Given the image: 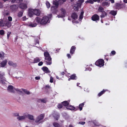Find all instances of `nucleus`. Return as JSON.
I'll use <instances>...</instances> for the list:
<instances>
[{"label":"nucleus","instance_id":"f704fd0d","mask_svg":"<svg viewBox=\"0 0 127 127\" xmlns=\"http://www.w3.org/2000/svg\"><path fill=\"white\" fill-rule=\"evenodd\" d=\"M22 90L27 95H29L30 94L29 91H27L26 89H22Z\"/></svg>","mask_w":127,"mask_h":127},{"label":"nucleus","instance_id":"a878e982","mask_svg":"<svg viewBox=\"0 0 127 127\" xmlns=\"http://www.w3.org/2000/svg\"><path fill=\"white\" fill-rule=\"evenodd\" d=\"M26 118V116H18L17 117V119L19 121H21L24 120Z\"/></svg>","mask_w":127,"mask_h":127},{"label":"nucleus","instance_id":"2eb2a0df","mask_svg":"<svg viewBox=\"0 0 127 127\" xmlns=\"http://www.w3.org/2000/svg\"><path fill=\"white\" fill-rule=\"evenodd\" d=\"M7 62V60L6 59H5L4 60L2 61V62L0 63L1 67H4L6 65Z\"/></svg>","mask_w":127,"mask_h":127},{"label":"nucleus","instance_id":"dca6fc26","mask_svg":"<svg viewBox=\"0 0 127 127\" xmlns=\"http://www.w3.org/2000/svg\"><path fill=\"white\" fill-rule=\"evenodd\" d=\"M77 77L75 74H74L71 75L70 78L68 79V80L69 81L70 80H76L77 79Z\"/></svg>","mask_w":127,"mask_h":127},{"label":"nucleus","instance_id":"a18cd8bd","mask_svg":"<svg viewBox=\"0 0 127 127\" xmlns=\"http://www.w3.org/2000/svg\"><path fill=\"white\" fill-rule=\"evenodd\" d=\"M8 20L9 22L11 21L12 20V18L11 16H9L8 17Z\"/></svg>","mask_w":127,"mask_h":127},{"label":"nucleus","instance_id":"79ce46f5","mask_svg":"<svg viewBox=\"0 0 127 127\" xmlns=\"http://www.w3.org/2000/svg\"><path fill=\"white\" fill-rule=\"evenodd\" d=\"M63 104H59L57 106V107L59 109L62 108L63 107Z\"/></svg>","mask_w":127,"mask_h":127},{"label":"nucleus","instance_id":"9b49d317","mask_svg":"<svg viewBox=\"0 0 127 127\" xmlns=\"http://www.w3.org/2000/svg\"><path fill=\"white\" fill-rule=\"evenodd\" d=\"M41 69L45 73H50V71L48 68L46 66H43L42 68Z\"/></svg>","mask_w":127,"mask_h":127},{"label":"nucleus","instance_id":"a19ab883","mask_svg":"<svg viewBox=\"0 0 127 127\" xmlns=\"http://www.w3.org/2000/svg\"><path fill=\"white\" fill-rule=\"evenodd\" d=\"M116 52L114 50L112 51L110 54V56H113L116 54Z\"/></svg>","mask_w":127,"mask_h":127},{"label":"nucleus","instance_id":"4be33fe9","mask_svg":"<svg viewBox=\"0 0 127 127\" xmlns=\"http://www.w3.org/2000/svg\"><path fill=\"white\" fill-rule=\"evenodd\" d=\"M117 13V11L112 10L109 13L113 16H115L116 15Z\"/></svg>","mask_w":127,"mask_h":127},{"label":"nucleus","instance_id":"1a4fd4ad","mask_svg":"<svg viewBox=\"0 0 127 127\" xmlns=\"http://www.w3.org/2000/svg\"><path fill=\"white\" fill-rule=\"evenodd\" d=\"M19 7L22 9H25L27 8V5L26 3H21L19 5Z\"/></svg>","mask_w":127,"mask_h":127},{"label":"nucleus","instance_id":"864d4df0","mask_svg":"<svg viewBox=\"0 0 127 127\" xmlns=\"http://www.w3.org/2000/svg\"><path fill=\"white\" fill-rule=\"evenodd\" d=\"M78 1L81 4L84 1V0H79Z\"/></svg>","mask_w":127,"mask_h":127},{"label":"nucleus","instance_id":"e433bc0d","mask_svg":"<svg viewBox=\"0 0 127 127\" xmlns=\"http://www.w3.org/2000/svg\"><path fill=\"white\" fill-rule=\"evenodd\" d=\"M84 11H82L80 15L79 16V19H82L83 17Z\"/></svg>","mask_w":127,"mask_h":127},{"label":"nucleus","instance_id":"cd10ccee","mask_svg":"<svg viewBox=\"0 0 127 127\" xmlns=\"http://www.w3.org/2000/svg\"><path fill=\"white\" fill-rule=\"evenodd\" d=\"M11 22L8 21H7L6 23H5V26L9 28L11 26Z\"/></svg>","mask_w":127,"mask_h":127},{"label":"nucleus","instance_id":"5701e85b","mask_svg":"<svg viewBox=\"0 0 127 127\" xmlns=\"http://www.w3.org/2000/svg\"><path fill=\"white\" fill-rule=\"evenodd\" d=\"M37 25V24L35 23H31L28 24V25L29 27H36Z\"/></svg>","mask_w":127,"mask_h":127},{"label":"nucleus","instance_id":"3c124183","mask_svg":"<svg viewBox=\"0 0 127 127\" xmlns=\"http://www.w3.org/2000/svg\"><path fill=\"white\" fill-rule=\"evenodd\" d=\"M11 33V32H8L7 33V38L8 39L9 36L10 34Z\"/></svg>","mask_w":127,"mask_h":127},{"label":"nucleus","instance_id":"09e8293b","mask_svg":"<svg viewBox=\"0 0 127 127\" xmlns=\"http://www.w3.org/2000/svg\"><path fill=\"white\" fill-rule=\"evenodd\" d=\"M43 63L42 62H40L38 63V65L39 66H41L42 65Z\"/></svg>","mask_w":127,"mask_h":127},{"label":"nucleus","instance_id":"2f4dec72","mask_svg":"<svg viewBox=\"0 0 127 127\" xmlns=\"http://www.w3.org/2000/svg\"><path fill=\"white\" fill-rule=\"evenodd\" d=\"M104 8L101 6H99L98 7V11L99 12H102L104 11Z\"/></svg>","mask_w":127,"mask_h":127},{"label":"nucleus","instance_id":"6e6d98bb","mask_svg":"<svg viewBox=\"0 0 127 127\" xmlns=\"http://www.w3.org/2000/svg\"><path fill=\"white\" fill-rule=\"evenodd\" d=\"M93 123L94 125L96 126H99V124L98 123H95V122H93Z\"/></svg>","mask_w":127,"mask_h":127},{"label":"nucleus","instance_id":"c03bdc74","mask_svg":"<svg viewBox=\"0 0 127 127\" xmlns=\"http://www.w3.org/2000/svg\"><path fill=\"white\" fill-rule=\"evenodd\" d=\"M55 6H52L51 7V10H52L53 9H55V13H56V12L57 11L56 9H55Z\"/></svg>","mask_w":127,"mask_h":127},{"label":"nucleus","instance_id":"603ef678","mask_svg":"<svg viewBox=\"0 0 127 127\" xmlns=\"http://www.w3.org/2000/svg\"><path fill=\"white\" fill-rule=\"evenodd\" d=\"M85 122H79V124L81 125H83L85 124Z\"/></svg>","mask_w":127,"mask_h":127},{"label":"nucleus","instance_id":"338daca9","mask_svg":"<svg viewBox=\"0 0 127 127\" xmlns=\"http://www.w3.org/2000/svg\"><path fill=\"white\" fill-rule=\"evenodd\" d=\"M68 127H73V125H69Z\"/></svg>","mask_w":127,"mask_h":127},{"label":"nucleus","instance_id":"ea45409f","mask_svg":"<svg viewBox=\"0 0 127 127\" xmlns=\"http://www.w3.org/2000/svg\"><path fill=\"white\" fill-rule=\"evenodd\" d=\"M92 0H88L85 2L86 3H90L91 4H93L94 3V2Z\"/></svg>","mask_w":127,"mask_h":127},{"label":"nucleus","instance_id":"7c9ffc66","mask_svg":"<svg viewBox=\"0 0 127 127\" xmlns=\"http://www.w3.org/2000/svg\"><path fill=\"white\" fill-rule=\"evenodd\" d=\"M11 8L13 10H15L17 8V5H15V4L11 5L10 6Z\"/></svg>","mask_w":127,"mask_h":127},{"label":"nucleus","instance_id":"20e7f679","mask_svg":"<svg viewBox=\"0 0 127 127\" xmlns=\"http://www.w3.org/2000/svg\"><path fill=\"white\" fill-rule=\"evenodd\" d=\"M104 61L102 59L98 60L95 63V65L99 67H101L103 66L104 64Z\"/></svg>","mask_w":127,"mask_h":127},{"label":"nucleus","instance_id":"774afa93","mask_svg":"<svg viewBox=\"0 0 127 127\" xmlns=\"http://www.w3.org/2000/svg\"><path fill=\"white\" fill-rule=\"evenodd\" d=\"M123 1L125 3H127V0H124Z\"/></svg>","mask_w":127,"mask_h":127},{"label":"nucleus","instance_id":"c9c22d12","mask_svg":"<svg viewBox=\"0 0 127 127\" xmlns=\"http://www.w3.org/2000/svg\"><path fill=\"white\" fill-rule=\"evenodd\" d=\"M41 101V102H42L45 103L46 102V101L45 100V99H39L38 100V101L39 102L40 101Z\"/></svg>","mask_w":127,"mask_h":127},{"label":"nucleus","instance_id":"4c0bfd02","mask_svg":"<svg viewBox=\"0 0 127 127\" xmlns=\"http://www.w3.org/2000/svg\"><path fill=\"white\" fill-rule=\"evenodd\" d=\"M53 4L55 5L57 8L58 7L59 5V3L58 2L54 1Z\"/></svg>","mask_w":127,"mask_h":127},{"label":"nucleus","instance_id":"ddd939ff","mask_svg":"<svg viewBox=\"0 0 127 127\" xmlns=\"http://www.w3.org/2000/svg\"><path fill=\"white\" fill-rule=\"evenodd\" d=\"M110 3L108 2V1H103L102 3V6L103 7H108L109 6Z\"/></svg>","mask_w":127,"mask_h":127},{"label":"nucleus","instance_id":"f8f14e48","mask_svg":"<svg viewBox=\"0 0 127 127\" xmlns=\"http://www.w3.org/2000/svg\"><path fill=\"white\" fill-rule=\"evenodd\" d=\"M66 108L67 109H69L70 110H74L76 111L78 110L76 108L74 107V106H72L71 105H68L66 107Z\"/></svg>","mask_w":127,"mask_h":127},{"label":"nucleus","instance_id":"13d9d810","mask_svg":"<svg viewBox=\"0 0 127 127\" xmlns=\"http://www.w3.org/2000/svg\"><path fill=\"white\" fill-rule=\"evenodd\" d=\"M3 6V5L2 3L1 2H0V8L2 7Z\"/></svg>","mask_w":127,"mask_h":127},{"label":"nucleus","instance_id":"680f3d73","mask_svg":"<svg viewBox=\"0 0 127 127\" xmlns=\"http://www.w3.org/2000/svg\"><path fill=\"white\" fill-rule=\"evenodd\" d=\"M94 2L97 1L98 2H99L100 0H92Z\"/></svg>","mask_w":127,"mask_h":127},{"label":"nucleus","instance_id":"412c9836","mask_svg":"<svg viewBox=\"0 0 127 127\" xmlns=\"http://www.w3.org/2000/svg\"><path fill=\"white\" fill-rule=\"evenodd\" d=\"M70 101H65L62 102V104L65 107L68 106L69 105V102Z\"/></svg>","mask_w":127,"mask_h":127},{"label":"nucleus","instance_id":"49530a36","mask_svg":"<svg viewBox=\"0 0 127 127\" xmlns=\"http://www.w3.org/2000/svg\"><path fill=\"white\" fill-rule=\"evenodd\" d=\"M67 56L68 59H70L71 58V56L70 54H67L66 55Z\"/></svg>","mask_w":127,"mask_h":127},{"label":"nucleus","instance_id":"6e6552de","mask_svg":"<svg viewBox=\"0 0 127 127\" xmlns=\"http://www.w3.org/2000/svg\"><path fill=\"white\" fill-rule=\"evenodd\" d=\"M92 20L94 21L99 20V16L97 14H94L91 17Z\"/></svg>","mask_w":127,"mask_h":127},{"label":"nucleus","instance_id":"8fccbe9b","mask_svg":"<svg viewBox=\"0 0 127 127\" xmlns=\"http://www.w3.org/2000/svg\"><path fill=\"white\" fill-rule=\"evenodd\" d=\"M50 83H52L53 82V78L52 77H50Z\"/></svg>","mask_w":127,"mask_h":127},{"label":"nucleus","instance_id":"6ab92c4d","mask_svg":"<svg viewBox=\"0 0 127 127\" xmlns=\"http://www.w3.org/2000/svg\"><path fill=\"white\" fill-rule=\"evenodd\" d=\"M71 17L74 19H76L78 17V15L76 13H73L71 14Z\"/></svg>","mask_w":127,"mask_h":127},{"label":"nucleus","instance_id":"473e14b6","mask_svg":"<svg viewBox=\"0 0 127 127\" xmlns=\"http://www.w3.org/2000/svg\"><path fill=\"white\" fill-rule=\"evenodd\" d=\"M23 13V11H21L19 12L18 14V16L19 17H20L22 16Z\"/></svg>","mask_w":127,"mask_h":127},{"label":"nucleus","instance_id":"c85d7f7f","mask_svg":"<svg viewBox=\"0 0 127 127\" xmlns=\"http://www.w3.org/2000/svg\"><path fill=\"white\" fill-rule=\"evenodd\" d=\"M5 23L3 20L2 19L0 20V26L3 27L5 26Z\"/></svg>","mask_w":127,"mask_h":127},{"label":"nucleus","instance_id":"423d86ee","mask_svg":"<svg viewBox=\"0 0 127 127\" xmlns=\"http://www.w3.org/2000/svg\"><path fill=\"white\" fill-rule=\"evenodd\" d=\"M61 14H59L58 15V17L59 18H63L65 16L66 11L63 8H62L61 9Z\"/></svg>","mask_w":127,"mask_h":127},{"label":"nucleus","instance_id":"39448f33","mask_svg":"<svg viewBox=\"0 0 127 127\" xmlns=\"http://www.w3.org/2000/svg\"><path fill=\"white\" fill-rule=\"evenodd\" d=\"M125 5L123 4H120L119 3H116L115 5V7L116 9L119 10L121 9L125 8Z\"/></svg>","mask_w":127,"mask_h":127},{"label":"nucleus","instance_id":"72a5a7b5","mask_svg":"<svg viewBox=\"0 0 127 127\" xmlns=\"http://www.w3.org/2000/svg\"><path fill=\"white\" fill-rule=\"evenodd\" d=\"M53 125L55 127H60V125L58 123L54 122L53 123Z\"/></svg>","mask_w":127,"mask_h":127},{"label":"nucleus","instance_id":"4d7b16f0","mask_svg":"<svg viewBox=\"0 0 127 127\" xmlns=\"http://www.w3.org/2000/svg\"><path fill=\"white\" fill-rule=\"evenodd\" d=\"M40 77H39L36 76L35 77V78L36 80H38L40 79Z\"/></svg>","mask_w":127,"mask_h":127},{"label":"nucleus","instance_id":"c756f323","mask_svg":"<svg viewBox=\"0 0 127 127\" xmlns=\"http://www.w3.org/2000/svg\"><path fill=\"white\" fill-rule=\"evenodd\" d=\"M8 64L10 66H17V64H16L13 63L11 61H9L8 62Z\"/></svg>","mask_w":127,"mask_h":127},{"label":"nucleus","instance_id":"f03ea898","mask_svg":"<svg viewBox=\"0 0 127 127\" xmlns=\"http://www.w3.org/2000/svg\"><path fill=\"white\" fill-rule=\"evenodd\" d=\"M41 12L39 9H29L28 10V15L30 17H32L33 14L39 16Z\"/></svg>","mask_w":127,"mask_h":127},{"label":"nucleus","instance_id":"393cba45","mask_svg":"<svg viewBox=\"0 0 127 127\" xmlns=\"http://www.w3.org/2000/svg\"><path fill=\"white\" fill-rule=\"evenodd\" d=\"M26 117L28 118V119L31 120H34L33 116L31 115L28 114L27 115H26Z\"/></svg>","mask_w":127,"mask_h":127},{"label":"nucleus","instance_id":"bf43d9fd","mask_svg":"<svg viewBox=\"0 0 127 127\" xmlns=\"http://www.w3.org/2000/svg\"><path fill=\"white\" fill-rule=\"evenodd\" d=\"M109 1H110L112 3H113L114 2V0H109Z\"/></svg>","mask_w":127,"mask_h":127},{"label":"nucleus","instance_id":"e2e57ef3","mask_svg":"<svg viewBox=\"0 0 127 127\" xmlns=\"http://www.w3.org/2000/svg\"><path fill=\"white\" fill-rule=\"evenodd\" d=\"M61 74V75H64V74H65V73L64 71H63L62 72Z\"/></svg>","mask_w":127,"mask_h":127},{"label":"nucleus","instance_id":"bb28decb","mask_svg":"<svg viewBox=\"0 0 127 127\" xmlns=\"http://www.w3.org/2000/svg\"><path fill=\"white\" fill-rule=\"evenodd\" d=\"M40 59L38 58H36L34 59L33 62V63H38L40 61Z\"/></svg>","mask_w":127,"mask_h":127},{"label":"nucleus","instance_id":"f3484780","mask_svg":"<svg viewBox=\"0 0 127 127\" xmlns=\"http://www.w3.org/2000/svg\"><path fill=\"white\" fill-rule=\"evenodd\" d=\"M108 90L107 89H103V90L99 92L98 94V96L99 97L101 96L102 95L104 94L105 92L108 91Z\"/></svg>","mask_w":127,"mask_h":127},{"label":"nucleus","instance_id":"4468645a","mask_svg":"<svg viewBox=\"0 0 127 127\" xmlns=\"http://www.w3.org/2000/svg\"><path fill=\"white\" fill-rule=\"evenodd\" d=\"M15 89H14L13 86L11 85H9L8 87V91L11 93H14Z\"/></svg>","mask_w":127,"mask_h":127},{"label":"nucleus","instance_id":"052dcab7","mask_svg":"<svg viewBox=\"0 0 127 127\" xmlns=\"http://www.w3.org/2000/svg\"><path fill=\"white\" fill-rule=\"evenodd\" d=\"M11 1L12 3H16V0H11Z\"/></svg>","mask_w":127,"mask_h":127},{"label":"nucleus","instance_id":"de8ad7c7","mask_svg":"<svg viewBox=\"0 0 127 127\" xmlns=\"http://www.w3.org/2000/svg\"><path fill=\"white\" fill-rule=\"evenodd\" d=\"M23 0H16V3H21L23 1Z\"/></svg>","mask_w":127,"mask_h":127},{"label":"nucleus","instance_id":"b1692460","mask_svg":"<svg viewBox=\"0 0 127 127\" xmlns=\"http://www.w3.org/2000/svg\"><path fill=\"white\" fill-rule=\"evenodd\" d=\"M101 15L100 16V17L101 18H104L105 16H107V14L106 12L104 11L101 12Z\"/></svg>","mask_w":127,"mask_h":127},{"label":"nucleus","instance_id":"7ed1b4c3","mask_svg":"<svg viewBox=\"0 0 127 127\" xmlns=\"http://www.w3.org/2000/svg\"><path fill=\"white\" fill-rule=\"evenodd\" d=\"M44 55L45 57V61L44 62L47 65H50L52 64V59L51 57L49 54L48 52H45Z\"/></svg>","mask_w":127,"mask_h":127},{"label":"nucleus","instance_id":"0eeeda50","mask_svg":"<svg viewBox=\"0 0 127 127\" xmlns=\"http://www.w3.org/2000/svg\"><path fill=\"white\" fill-rule=\"evenodd\" d=\"M45 116V114H41L38 116L36 118V120L35 121V122L37 123L41 120H42L44 118Z\"/></svg>","mask_w":127,"mask_h":127},{"label":"nucleus","instance_id":"f257e3e1","mask_svg":"<svg viewBox=\"0 0 127 127\" xmlns=\"http://www.w3.org/2000/svg\"><path fill=\"white\" fill-rule=\"evenodd\" d=\"M49 21V18L47 16H44L42 18L40 17H37L35 19V21L37 23L41 25H45Z\"/></svg>","mask_w":127,"mask_h":127},{"label":"nucleus","instance_id":"a211bd4d","mask_svg":"<svg viewBox=\"0 0 127 127\" xmlns=\"http://www.w3.org/2000/svg\"><path fill=\"white\" fill-rule=\"evenodd\" d=\"M85 102H84L80 104L79 105V106L76 107V108L78 109L79 108L80 111L82 110V109L83 107L85 104Z\"/></svg>","mask_w":127,"mask_h":127},{"label":"nucleus","instance_id":"37998d69","mask_svg":"<svg viewBox=\"0 0 127 127\" xmlns=\"http://www.w3.org/2000/svg\"><path fill=\"white\" fill-rule=\"evenodd\" d=\"M4 34V31L2 30H1L0 31V34L1 35H3Z\"/></svg>","mask_w":127,"mask_h":127},{"label":"nucleus","instance_id":"0e129e2a","mask_svg":"<svg viewBox=\"0 0 127 127\" xmlns=\"http://www.w3.org/2000/svg\"><path fill=\"white\" fill-rule=\"evenodd\" d=\"M22 19L23 21H25L26 20V17H23Z\"/></svg>","mask_w":127,"mask_h":127},{"label":"nucleus","instance_id":"69168bd1","mask_svg":"<svg viewBox=\"0 0 127 127\" xmlns=\"http://www.w3.org/2000/svg\"><path fill=\"white\" fill-rule=\"evenodd\" d=\"M45 87H46L49 88L50 87V86H49L48 85H46Z\"/></svg>","mask_w":127,"mask_h":127},{"label":"nucleus","instance_id":"5fc2aeb1","mask_svg":"<svg viewBox=\"0 0 127 127\" xmlns=\"http://www.w3.org/2000/svg\"><path fill=\"white\" fill-rule=\"evenodd\" d=\"M14 115L15 116H19V115L18 113H15L14 114Z\"/></svg>","mask_w":127,"mask_h":127},{"label":"nucleus","instance_id":"9d476101","mask_svg":"<svg viewBox=\"0 0 127 127\" xmlns=\"http://www.w3.org/2000/svg\"><path fill=\"white\" fill-rule=\"evenodd\" d=\"M76 49V47L75 46H73L71 47L70 50V53L71 55L74 53Z\"/></svg>","mask_w":127,"mask_h":127},{"label":"nucleus","instance_id":"58836bf2","mask_svg":"<svg viewBox=\"0 0 127 127\" xmlns=\"http://www.w3.org/2000/svg\"><path fill=\"white\" fill-rule=\"evenodd\" d=\"M46 4L47 6V7L48 8H49L50 6V4L49 2L47 1L46 2Z\"/></svg>","mask_w":127,"mask_h":127},{"label":"nucleus","instance_id":"aec40b11","mask_svg":"<svg viewBox=\"0 0 127 127\" xmlns=\"http://www.w3.org/2000/svg\"><path fill=\"white\" fill-rule=\"evenodd\" d=\"M80 5L79 3H77V4L75 5L73 7L74 10L76 11L78 10L79 8L80 7Z\"/></svg>","mask_w":127,"mask_h":127}]
</instances>
